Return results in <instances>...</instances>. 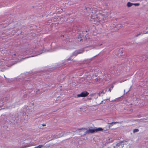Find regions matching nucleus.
Here are the masks:
<instances>
[{
  "label": "nucleus",
  "instance_id": "nucleus-1",
  "mask_svg": "<svg viewBox=\"0 0 148 148\" xmlns=\"http://www.w3.org/2000/svg\"><path fill=\"white\" fill-rule=\"evenodd\" d=\"M97 11L93 10L91 12L90 14V18L91 21L94 22V23L96 24L99 23L104 21L106 19V15L105 14L99 13L97 14Z\"/></svg>",
  "mask_w": 148,
  "mask_h": 148
},
{
  "label": "nucleus",
  "instance_id": "nucleus-2",
  "mask_svg": "<svg viewBox=\"0 0 148 148\" xmlns=\"http://www.w3.org/2000/svg\"><path fill=\"white\" fill-rule=\"evenodd\" d=\"M89 93L86 91H84L82 92L80 94L77 95L76 97H84L88 96Z\"/></svg>",
  "mask_w": 148,
  "mask_h": 148
},
{
  "label": "nucleus",
  "instance_id": "nucleus-3",
  "mask_svg": "<svg viewBox=\"0 0 148 148\" xmlns=\"http://www.w3.org/2000/svg\"><path fill=\"white\" fill-rule=\"evenodd\" d=\"M110 125L106 126V127L103 128H101L99 127L98 128H95V132H97L98 131H101L102 130H104V131H106L108 130H109L110 127Z\"/></svg>",
  "mask_w": 148,
  "mask_h": 148
},
{
  "label": "nucleus",
  "instance_id": "nucleus-4",
  "mask_svg": "<svg viewBox=\"0 0 148 148\" xmlns=\"http://www.w3.org/2000/svg\"><path fill=\"white\" fill-rule=\"evenodd\" d=\"M96 132H95V129H89L88 130H87L86 132V134H89V133H92Z\"/></svg>",
  "mask_w": 148,
  "mask_h": 148
},
{
  "label": "nucleus",
  "instance_id": "nucleus-5",
  "mask_svg": "<svg viewBox=\"0 0 148 148\" xmlns=\"http://www.w3.org/2000/svg\"><path fill=\"white\" fill-rule=\"evenodd\" d=\"M148 57L147 56L143 55L141 57V58L143 60H146L147 58Z\"/></svg>",
  "mask_w": 148,
  "mask_h": 148
},
{
  "label": "nucleus",
  "instance_id": "nucleus-6",
  "mask_svg": "<svg viewBox=\"0 0 148 148\" xmlns=\"http://www.w3.org/2000/svg\"><path fill=\"white\" fill-rule=\"evenodd\" d=\"M133 5V3H131L130 2H128L127 3V7H129L132 6Z\"/></svg>",
  "mask_w": 148,
  "mask_h": 148
},
{
  "label": "nucleus",
  "instance_id": "nucleus-7",
  "mask_svg": "<svg viewBox=\"0 0 148 148\" xmlns=\"http://www.w3.org/2000/svg\"><path fill=\"white\" fill-rule=\"evenodd\" d=\"M119 123V122H112V123H108V124H109L110 125H111V126H112L113 125V124H115L116 123Z\"/></svg>",
  "mask_w": 148,
  "mask_h": 148
},
{
  "label": "nucleus",
  "instance_id": "nucleus-8",
  "mask_svg": "<svg viewBox=\"0 0 148 148\" xmlns=\"http://www.w3.org/2000/svg\"><path fill=\"white\" fill-rule=\"evenodd\" d=\"M138 131H139V130L138 129H134V130L133 132H138Z\"/></svg>",
  "mask_w": 148,
  "mask_h": 148
},
{
  "label": "nucleus",
  "instance_id": "nucleus-9",
  "mask_svg": "<svg viewBox=\"0 0 148 148\" xmlns=\"http://www.w3.org/2000/svg\"><path fill=\"white\" fill-rule=\"evenodd\" d=\"M133 5H135V6H138L140 4L139 3H133Z\"/></svg>",
  "mask_w": 148,
  "mask_h": 148
},
{
  "label": "nucleus",
  "instance_id": "nucleus-10",
  "mask_svg": "<svg viewBox=\"0 0 148 148\" xmlns=\"http://www.w3.org/2000/svg\"><path fill=\"white\" fill-rule=\"evenodd\" d=\"M140 34H140V33H139V34H137L136 35H135V37H138V36H139V35H140Z\"/></svg>",
  "mask_w": 148,
  "mask_h": 148
},
{
  "label": "nucleus",
  "instance_id": "nucleus-11",
  "mask_svg": "<svg viewBox=\"0 0 148 148\" xmlns=\"http://www.w3.org/2000/svg\"><path fill=\"white\" fill-rule=\"evenodd\" d=\"M82 40V38H81L80 40H79V41H81Z\"/></svg>",
  "mask_w": 148,
  "mask_h": 148
},
{
  "label": "nucleus",
  "instance_id": "nucleus-12",
  "mask_svg": "<svg viewBox=\"0 0 148 148\" xmlns=\"http://www.w3.org/2000/svg\"><path fill=\"white\" fill-rule=\"evenodd\" d=\"M102 93V92H99V93L100 94L101 93Z\"/></svg>",
  "mask_w": 148,
  "mask_h": 148
},
{
  "label": "nucleus",
  "instance_id": "nucleus-13",
  "mask_svg": "<svg viewBox=\"0 0 148 148\" xmlns=\"http://www.w3.org/2000/svg\"><path fill=\"white\" fill-rule=\"evenodd\" d=\"M146 33H141V34H146Z\"/></svg>",
  "mask_w": 148,
  "mask_h": 148
},
{
  "label": "nucleus",
  "instance_id": "nucleus-14",
  "mask_svg": "<svg viewBox=\"0 0 148 148\" xmlns=\"http://www.w3.org/2000/svg\"><path fill=\"white\" fill-rule=\"evenodd\" d=\"M45 125H43V126H45Z\"/></svg>",
  "mask_w": 148,
  "mask_h": 148
},
{
  "label": "nucleus",
  "instance_id": "nucleus-15",
  "mask_svg": "<svg viewBox=\"0 0 148 148\" xmlns=\"http://www.w3.org/2000/svg\"><path fill=\"white\" fill-rule=\"evenodd\" d=\"M109 91L110 92V91H111V90H110V89H109Z\"/></svg>",
  "mask_w": 148,
  "mask_h": 148
},
{
  "label": "nucleus",
  "instance_id": "nucleus-16",
  "mask_svg": "<svg viewBox=\"0 0 148 148\" xmlns=\"http://www.w3.org/2000/svg\"><path fill=\"white\" fill-rule=\"evenodd\" d=\"M5 98H7V97H5Z\"/></svg>",
  "mask_w": 148,
  "mask_h": 148
}]
</instances>
